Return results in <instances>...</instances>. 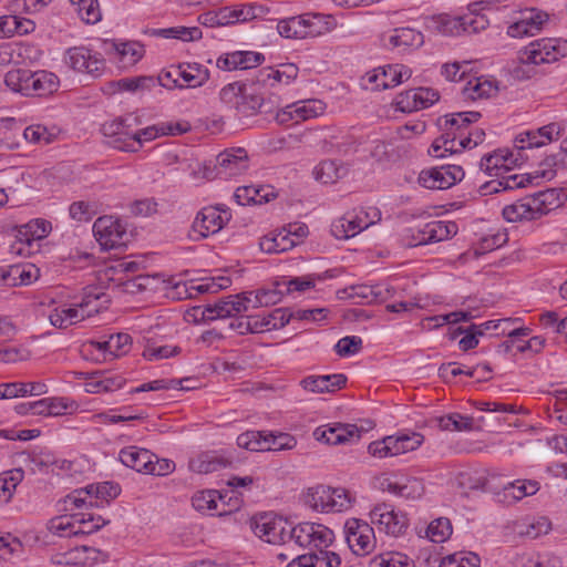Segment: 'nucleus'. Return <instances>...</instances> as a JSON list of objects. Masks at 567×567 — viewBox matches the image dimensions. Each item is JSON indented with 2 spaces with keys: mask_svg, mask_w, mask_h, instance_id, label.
<instances>
[{
  "mask_svg": "<svg viewBox=\"0 0 567 567\" xmlns=\"http://www.w3.org/2000/svg\"><path fill=\"white\" fill-rule=\"evenodd\" d=\"M333 540L334 534L327 526L305 522L291 528L286 545L293 544L300 548H316L317 551L311 553L315 567H339L341 565L340 556L334 551L327 550Z\"/></svg>",
  "mask_w": 567,
  "mask_h": 567,
  "instance_id": "f257e3e1",
  "label": "nucleus"
},
{
  "mask_svg": "<svg viewBox=\"0 0 567 567\" xmlns=\"http://www.w3.org/2000/svg\"><path fill=\"white\" fill-rule=\"evenodd\" d=\"M567 54V41L545 38L530 42L518 51L517 62L512 70V75L517 80L530 79L534 74V65L553 63Z\"/></svg>",
  "mask_w": 567,
  "mask_h": 567,
  "instance_id": "f03ea898",
  "label": "nucleus"
},
{
  "mask_svg": "<svg viewBox=\"0 0 567 567\" xmlns=\"http://www.w3.org/2000/svg\"><path fill=\"white\" fill-rule=\"evenodd\" d=\"M480 112H460L444 116L441 124L444 133L432 143L429 154L436 158H443L446 154H454L462 151L458 141L463 138V131L472 123L480 120Z\"/></svg>",
  "mask_w": 567,
  "mask_h": 567,
  "instance_id": "7ed1b4c3",
  "label": "nucleus"
},
{
  "mask_svg": "<svg viewBox=\"0 0 567 567\" xmlns=\"http://www.w3.org/2000/svg\"><path fill=\"white\" fill-rule=\"evenodd\" d=\"M300 502L319 513L342 512L350 506V497L346 489L324 484L305 488L300 494Z\"/></svg>",
  "mask_w": 567,
  "mask_h": 567,
  "instance_id": "20e7f679",
  "label": "nucleus"
},
{
  "mask_svg": "<svg viewBox=\"0 0 567 567\" xmlns=\"http://www.w3.org/2000/svg\"><path fill=\"white\" fill-rule=\"evenodd\" d=\"M220 101L240 117L255 115L264 105V99L251 86L240 82L229 83L219 93Z\"/></svg>",
  "mask_w": 567,
  "mask_h": 567,
  "instance_id": "39448f33",
  "label": "nucleus"
},
{
  "mask_svg": "<svg viewBox=\"0 0 567 567\" xmlns=\"http://www.w3.org/2000/svg\"><path fill=\"white\" fill-rule=\"evenodd\" d=\"M555 166V156L546 157L545 161L540 164L539 169L528 174H513L503 176L499 181L485 183L482 186V189L485 190V194H492L498 193L501 189L506 190L526 187L527 185L534 184V181L539 178L550 181L556 175Z\"/></svg>",
  "mask_w": 567,
  "mask_h": 567,
  "instance_id": "423d86ee",
  "label": "nucleus"
},
{
  "mask_svg": "<svg viewBox=\"0 0 567 567\" xmlns=\"http://www.w3.org/2000/svg\"><path fill=\"white\" fill-rule=\"evenodd\" d=\"M412 75L410 68L403 64H389L367 72L361 79V86L365 90L381 91L394 87Z\"/></svg>",
  "mask_w": 567,
  "mask_h": 567,
  "instance_id": "0eeeda50",
  "label": "nucleus"
},
{
  "mask_svg": "<svg viewBox=\"0 0 567 567\" xmlns=\"http://www.w3.org/2000/svg\"><path fill=\"white\" fill-rule=\"evenodd\" d=\"M252 291L243 292L236 296H228L219 299L214 305L205 307H195L196 312H200L204 321H210L221 318L235 317L241 312L250 310Z\"/></svg>",
  "mask_w": 567,
  "mask_h": 567,
  "instance_id": "6e6552de",
  "label": "nucleus"
},
{
  "mask_svg": "<svg viewBox=\"0 0 567 567\" xmlns=\"http://www.w3.org/2000/svg\"><path fill=\"white\" fill-rule=\"evenodd\" d=\"M97 300L99 296L92 297L91 295H85L82 301L73 307L55 308L49 316L50 322L52 326L60 329H65L69 326L78 323L91 317L93 313L99 312L96 305L92 307V303H95Z\"/></svg>",
  "mask_w": 567,
  "mask_h": 567,
  "instance_id": "1a4fd4ad",
  "label": "nucleus"
},
{
  "mask_svg": "<svg viewBox=\"0 0 567 567\" xmlns=\"http://www.w3.org/2000/svg\"><path fill=\"white\" fill-rule=\"evenodd\" d=\"M230 219L229 209L223 205L207 206L197 213L192 229L199 238H207L221 230Z\"/></svg>",
  "mask_w": 567,
  "mask_h": 567,
  "instance_id": "9d476101",
  "label": "nucleus"
},
{
  "mask_svg": "<svg viewBox=\"0 0 567 567\" xmlns=\"http://www.w3.org/2000/svg\"><path fill=\"white\" fill-rule=\"evenodd\" d=\"M344 537L349 548L358 556H365L374 548L373 528L358 518H350L344 524Z\"/></svg>",
  "mask_w": 567,
  "mask_h": 567,
  "instance_id": "9b49d317",
  "label": "nucleus"
},
{
  "mask_svg": "<svg viewBox=\"0 0 567 567\" xmlns=\"http://www.w3.org/2000/svg\"><path fill=\"white\" fill-rule=\"evenodd\" d=\"M93 234L105 250L124 246L127 236L122 223L112 216L99 217L93 224Z\"/></svg>",
  "mask_w": 567,
  "mask_h": 567,
  "instance_id": "f8f14e48",
  "label": "nucleus"
},
{
  "mask_svg": "<svg viewBox=\"0 0 567 567\" xmlns=\"http://www.w3.org/2000/svg\"><path fill=\"white\" fill-rule=\"evenodd\" d=\"M51 230V224L43 219H35L19 229L17 240L10 246L13 255L28 257L33 252L37 240L44 238Z\"/></svg>",
  "mask_w": 567,
  "mask_h": 567,
  "instance_id": "ddd939ff",
  "label": "nucleus"
},
{
  "mask_svg": "<svg viewBox=\"0 0 567 567\" xmlns=\"http://www.w3.org/2000/svg\"><path fill=\"white\" fill-rule=\"evenodd\" d=\"M464 171L458 165H442L424 169L419 175V183L429 189H446L462 181Z\"/></svg>",
  "mask_w": 567,
  "mask_h": 567,
  "instance_id": "4468645a",
  "label": "nucleus"
},
{
  "mask_svg": "<svg viewBox=\"0 0 567 567\" xmlns=\"http://www.w3.org/2000/svg\"><path fill=\"white\" fill-rule=\"evenodd\" d=\"M369 217L370 214L367 212H360V214L355 215L347 214L332 223L331 234L337 239H349L373 225L374 218L380 219V212L373 209L371 219Z\"/></svg>",
  "mask_w": 567,
  "mask_h": 567,
  "instance_id": "2eb2a0df",
  "label": "nucleus"
},
{
  "mask_svg": "<svg viewBox=\"0 0 567 567\" xmlns=\"http://www.w3.org/2000/svg\"><path fill=\"white\" fill-rule=\"evenodd\" d=\"M66 63L75 71L94 76L100 75L105 69V61L100 53L85 47H75L66 51Z\"/></svg>",
  "mask_w": 567,
  "mask_h": 567,
  "instance_id": "dca6fc26",
  "label": "nucleus"
},
{
  "mask_svg": "<svg viewBox=\"0 0 567 567\" xmlns=\"http://www.w3.org/2000/svg\"><path fill=\"white\" fill-rule=\"evenodd\" d=\"M367 431L363 426L350 423H334L333 425L319 426L315 430L313 436L317 441L330 445L344 444L359 440L361 433Z\"/></svg>",
  "mask_w": 567,
  "mask_h": 567,
  "instance_id": "f3484780",
  "label": "nucleus"
},
{
  "mask_svg": "<svg viewBox=\"0 0 567 567\" xmlns=\"http://www.w3.org/2000/svg\"><path fill=\"white\" fill-rule=\"evenodd\" d=\"M370 518L378 528L388 535L399 536L408 527V518L404 514L394 512L388 504L377 505L370 513Z\"/></svg>",
  "mask_w": 567,
  "mask_h": 567,
  "instance_id": "a211bd4d",
  "label": "nucleus"
},
{
  "mask_svg": "<svg viewBox=\"0 0 567 567\" xmlns=\"http://www.w3.org/2000/svg\"><path fill=\"white\" fill-rule=\"evenodd\" d=\"M282 433L275 434L271 431H247L237 437L239 447L262 452V451H281L284 442H281Z\"/></svg>",
  "mask_w": 567,
  "mask_h": 567,
  "instance_id": "6ab92c4d",
  "label": "nucleus"
},
{
  "mask_svg": "<svg viewBox=\"0 0 567 567\" xmlns=\"http://www.w3.org/2000/svg\"><path fill=\"white\" fill-rule=\"evenodd\" d=\"M439 93L433 89L417 87L398 94L395 105L396 109L403 113H412L430 107L439 101Z\"/></svg>",
  "mask_w": 567,
  "mask_h": 567,
  "instance_id": "aec40b11",
  "label": "nucleus"
},
{
  "mask_svg": "<svg viewBox=\"0 0 567 567\" xmlns=\"http://www.w3.org/2000/svg\"><path fill=\"white\" fill-rule=\"evenodd\" d=\"M229 327L233 330L238 331L240 334L246 332L258 333L270 331L272 329H280L284 327V310L281 308H277L269 312L267 317H264L261 321L250 317L236 318L229 323Z\"/></svg>",
  "mask_w": 567,
  "mask_h": 567,
  "instance_id": "412c9836",
  "label": "nucleus"
},
{
  "mask_svg": "<svg viewBox=\"0 0 567 567\" xmlns=\"http://www.w3.org/2000/svg\"><path fill=\"white\" fill-rule=\"evenodd\" d=\"M455 221L434 220L425 224L413 235L414 243L411 246H421L446 240L457 234Z\"/></svg>",
  "mask_w": 567,
  "mask_h": 567,
  "instance_id": "4be33fe9",
  "label": "nucleus"
},
{
  "mask_svg": "<svg viewBox=\"0 0 567 567\" xmlns=\"http://www.w3.org/2000/svg\"><path fill=\"white\" fill-rule=\"evenodd\" d=\"M82 351H99L109 354H128L133 350V339L128 333L118 332L110 334L103 340H91L85 342Z\"/></svg>",
  "mask_w": 567,
  "mask_h": 567,
  "instance_id": "5701e85b",
  "label": "nucleus"
},
{
  "mask_svg": "<svg viewBox=\"0 0 567 567\" xmlns=\"http://www.w3.org/2000/svg\"><path fill=\"white\" fill-rule=\"evenodd\" d=\"M104 51L112 59L121 64L122 68H128L137 63L143 54L144 48L138 42L116 43L114 41H104Z\"/></svg>",
  "mask_w": 567,
  "mask_h": 567,
  "instance_id": "b1692460",
  "label": "nucleus"
},
{
  "mask_svg": "<svg viewBox=\"0 0 567 567\" xmlns=\"http://www.w3.org/2000/svg\"><path fill=\"white\" fill-rule=\"evenodd\" d=\"M251 529L259 538L269 544H280L284 537V526L276 522L272 513H261L252 517Z\"/></svg>",
  "mask_w": 567,
  "mask_h": 567,
  "instance_id": "393cba45",
  "label": "nucleus"
},
{
  "mask_svg": "<svg viewBox=\"0 0 567 567\" xmlns=\"http://www.w3.org/2000/svg\"><path fill=\"white\" fill-rule=\"evenodd\" d=\"M40 270L33 264L11 265L0 269V279L8 287L28 286L39 278Z\"/></svg>",
  "mask_w": 567,
  "mask_h": 567,
  "instance_id": "a878e982",
  "label": "nucleus"
},
{
  "mask_svg": "<svg viewBox=\"0 0 567 567\" xmlns=\"http://www.w3.org/2000/svg\"><path fill=\"white\" fill-rule=\"evenodd\" d=\"M265 60L264 55L254 51H234L217 59V66L225 71L247 70L256 68Z\"/></svg>",
  "mask_w": 567,
  "mask_h": 567,
  "instance_id": "bb28decb",
  "label": "nucleus"
},
{
  "mask_svg": "<svg viewBox=\"0 0 567 567\" xmlns=\"http://www.w3.org/2000/svg\"><path fill=\"white\" fill-rule=\"evenodd\" d=\"M518 162L519 158L515 156L514 151L497 150L482 157L480 168L491 176H499L501 171L507 172L513 166L517 165Z\"/></svg>",
  "mask_w": 567,
  "mask_h": 567,
  "instance_id": "cd10ccee",
  "label": "nucleus"
},
{
  "mask_svg": "<svg viewBox=\"0 0 567 567\" xmlns=\"http://www.w3.org/2000/svg\"><path fill=\"white\" fill-rule=\"evenodd\" d=\"M350 298L358 303L384 302L393 297L394 289L383 285H358L350 288Z\"/></svg>",
  "mask_w": 567,
  "mask_h": 567,
  "instance_id": "c85d7f7f",
  "label": "nucleus"
},
{
  "mask_svg": "<svg viewBox=\"0 0 567 567\" xmlns=\"http://www.w3.org/2000/svg\"><path fill=\"white\" fill-rule=\"evenodd\" d=\"M347 377L343 374L310 375L300 381L302 389L313 392H334L346 385Z\"/></svg>",
  "mask_w": 567,
  "mask_h": 567,
  "instance_id": "c756f323",
  "label": "nucleus"
},
{
  "mask_svg": "<svg viewBox=\"0 0 567 567\" xmlns=\"http://www.w3.org/2000/svg\"><path fill=\"white\" fill-rule=\"evenodd\" d=\"M324 111V103L320 100L308 99L303 101H297L286 105V123L295 121L298 123L299 120L306 121L322 114Z\"/></svg>",
  "mask_w": 567,
  "mask_h": 567,
  "instance_id": "7c9ffc66",
  "label": "nucleus"
},
{
  "mask_svg": "<svg viewBox=\"0 0 567 567\" xmlns=\"http://www.w3.org/2000/svg\"><path fill=\"white\" fill-rule=\"evenodd\" d=\"M269 12V9L258 3H247L234 7H224L221 19L227 18L229 24L236 22H247L254 19L262 18Z\"/></svg>",
  "mask_w": 567,
  "mask_h": 567,
  "instance_id": "2f4dec72",
  "label": "nucleus"
},
{
  "mask_svg": "<svg viewBox=\"0 0 567 567\" xmlns=\"http://www.w3.org/2000/svg\"><path fill=\"white\" fill-rule=\"evenodd\" d=\"M217 165L227 175H238L248 168V155L244 148L225 151L217 156Z\"/></svg>",
  "mask_w": 567,
  "mask_h": 567,
  "instance_id": "473e14b6",
  "label": "nucleus"
},
{
  "mask_svg": "<svg viewBox=\"0 0 567 567\" xmlns=\"http://www.w3.org/2000/svg\"><path fill=\"white\" fill-rule=\"evenodd\" d=\"M153 458H156V455L148 450L137 449L136 446H128L120 452V461L136 472L147 473Z\"/></svg>",
  "mask_w": 567,
  "mask_h": 567,
  "instance_id": "72a5a7b5",
  "label": "nucleus"
},
{
  "mask_svg": "<svg viewBox=\"0 0 567 567\" xmlns=\"http://www.w3.org/2000/svg\"><path fill=\"white\" fill-rule=\"evenodd\" d=\"M539 489L538 482L516 480L507 483L502 491V501L513 503L523 499L526 496L534 495Z\"/></svg>",
  "mask_w": 567,
  "mask_h": 567,
  "instance_id": "f704fd0d",
  "label": "nucleus"
},
{
  "mask_svg": "<svg viewBox=\"0 0 567 567\" xmlns=\"http://www.w3.org/2000/svg\"><path fill=\"white\" fill-rule=\"evenodd\" d=\"M386 489L398 496L416 499L424 493V485L421 480L415 477H404L395 482H389Z\"/></svg>",
  "mask_w": 567,
  "mask_h": 567,
  "instance_id": "c9c22d12",
  "label": "nucleus"
},
{
  "mask_svg": "<svg viewBox=\"0 0 567 567\" xmlns=\"http://www.w3.org/2000/svg\"><path fill=\"white\" fill-rule=\"evenodd\" d=\"M59 87L58 76L49 71L32 72L30 95L43 96L52 94Z\"/></svg>",
  "mask_w": 567,
  "mask_h": 567,
  "instance_id": "e433bc0d",
  "label": "nucleus"
},
{
  "mask_svg": "<svg viewBox=\"0 0 567 567\" xmlns=\"http://www.w3.org/2000/svg\"><path fill=\"white\" fill-rule=\"evenodd\" d=\"M423 43L424 37L422 32L412 28H396L389 37V44L392 48H420Z\"/></svg>",
  "mask_w": 567,
  "mask_h": 567,
  "instance_id": "4c0bfd02",
  "label": "nucleus"
},
{
  "mask_svg": "<svg viewBox=\"0 0 567 567\" xmlns=\"http://www.w3.org/2000/svg\"><path fill=\"white\" fill-rule=\"evenodd\" d=\"M181 82L184 87H198L209 80V71L198 63L179 64Z\"/></svg>",
  "mask_w": 567,
  "mask_h": 567,
  "instance_id": "58836bf2",
  "label": "nucleus"
},
{
  "mask_svg": "<svg viewBox=\"0 0 567 567\" xmlns=\"http://www.w3.org/2000/svg\"><path fill=\"white\" fill-rule=\"evenodd\" d=\"M424 441V436L417 432L399 433L388 436V443L393 447V455H400L419 449Z\"/></svg>",
  "mask_w": 567,
  "mask_h": 567,
  "instance_id": "ea45409f",
  "label": "nucleus"
},
{
  "mask_svg": "<svg viewBox=\"0 0 567 567\" xmlns=\"http://www.w3.org/2000/svg\"><path fill=\"white\" fill-rule=\"evenodd\" d=\"M497 90L498 89L493 81L477 78L466 83L462 90V94L465 100L475 101L478 99L491 97L496 94Z\"/></svg>",
  "mask_w": 567,
  "mask_h": 567,
  "instance_id": "a19ab883",
  "label": "nucleus"
},
{
  "mask_svg": "<svg viewBox=\"0 0 567 567\" xmlns=\"http://www.w3.org/2000/svg\"><path fill=\"white\" fill-rule=\"evenodd\" d=\"M220 503L225 505L224 496L215 489L200 491L192 497L193 507L200 513H210L218 509Z\"/></svg>",
  "mask_w": 567,
  "mask_h": 567,
  "instance_id": "79ce46f5",
  "label": "nucleus"
},
{
  "mask_svg": "<svg viewBox=\"0 0 567 567\" xmlns=\"http://www.w3.org/2000/svg\"><path fill=\"white\" fill-rule=\"evenodd\" d=\"M120 493V486L110 482L86 486V494L90 496V506H100L99 501L109 504L110 501L116 498Z\"/></svg>",
  "mask_w": 567,
  "mask_h": 567,
  "instance_id": "37998d69",
  "label": "nucleus"
},
{
  "mask_svg": "<svg viewBox=\"0 0 567 567\" xmlns=\"http://www.w3.org/2000/svg\"><path fill=\"white\" fill-rule=\"evenodd\" d=\"M346 174L347 168L331 159L322 161L313 168L316 181L322 184H333Z\"/></svg>",
  "mask_w": 567,
  "mask_h": 567,
  "instance_id": "c03bdc74",
  "label": "nucleus"
},
{
  "mask_svg": "<svg viewBox=\"0 0 567 567\" xmlns=\"http://www.w3.org/2000/svg\"><path fill=\"white\" fill-rule=\"evenodd\" d=\"M196 380L192 378L185 379H173V380H155L152 382H147L142 384L138 388L132 390V392H145V391H158V390H167V389H179V390H193L196 389Z\"/></svg>",
  "mask_w": 567,
  "mask_h": 567,
  "instance_id": "a18cd8bd",
  "label": "nucleus"
},
{
  "mask_svg": "<svg viewBox=\"0 0 567 567\" xmlns=\"http://www.w3.org/2000/svg\"><path fill=\"white\" fill-rule=\"evenodd\" d=\"M32 72L24 69H14L7 72L4 76L6 85L22 95H30Z\"/></svg>",
  "mask_w": 567,
  "mask_h": 567,
  "instance_id": "49530a36",
  "label": "nucleus"
},
{
  "mask_svg": "<svg viewBox=\"0 0 567 567\" xmlns=\"http://www.w3.org/2000/svg\"><path fill=\"white\" fill-rule=\"evenodd\" d=\"M24 472L22 468H13L0 474V504L8 503L13 493L23 480Z\"/></svg>",
  "mask_w": 567,
  "mask_h": 567,
  "instance_id": "de8ad7c7",
  "label": "nucleus"
},
{
  "mask_svg": "<svg viewBox=\"0 0 567 567\" xmlns=\"http://www.w3.org/2000/svg\"><path fill=\"white\" fill-rule=\"evenodd\" d=\"M309 38H317L331 32L337 27V21L331 14L307 13Z\"/></svg>",
  "mask_w": 567,
  "mask_h": 567,
  "instance_id": "09e8293b",
  "label": "nucleus"
},
{
  "mask_svg": "<svg viewBox=\"0 0 567 567\" xmlns=\"http://www.w3.org/2000/svg\"><path fill=\"white\" fill-rule=\"evenodd\" d=\"M75 514L58 516L50 519L48 523V529L53 535H58L61 537L76 536L79 535V532H83L82 529L75 528Z\"/></svg>",
  "mask_w": 567,
  "mask_h": 567,
  "instance_id": "8fccbe9b",
  "label": "nucleus"
},
{
  "mask_svg": "<svg viewBox=\"0 0 567 567\" xmlns=\"http://www.w3.org/2000/svg\"><path fill=\"white\" fill-rule=\"evenodd\" d=\"M23 137L29 143L44 146L53 143L58 137V133L54 128H48L44 125L34 124L24 128Z\"/></svg>",
  "mask_w": 567,
  "mask_h": 567,
  "instance_id": "3c124183",
  "label": "nucleus"
},
{
  "mask_svg": "<svg viewBox=\"0 0 567 567\" xmlns=\"http://www.w3.org/2000/svg\"><path fill=\"white\" fill-rule=\"evenodd\" d=\"M280 282L276 280L272 282L271 288H262L257 292H252L251 301L249 302L250 309L258 307H267L276 305L282 299V292L279 290Z\"/></svg>",
  "mask_w": 567,
  "mask_h": 567,
  "instance_id": "603ef678",
  "label": "nucleus"
},
{
  "mask_svg": "<svg viewBox=\"0 0 567 567\" xmlns=\"http://www.w3.org/2000/svg\"><path fill=\"white\" fill-rule=\"evenodd\" d=\"M280 282L276 280L272 282L271 288H262L257 292H252L251 301L249 302L250 309L258 307H267L276 305L282 299V292L279 290Z\"/></svg>",
  "mask_w": 567,
  "mask_h": 567,
  "instance_id": "864d4df0",
  "label": "nucleus"
},
{
  "mask_svg": "<svg viewBox=\"0 0 567 567\" xmlns=\"http://www.w3.org/2000/svg\"><path fill=\"white\" fill-rule=\"evenodd\" d=\"M370 567H415V565L405 554L386 551L373 557Z\"/></svg>",
  "mask_w": 567,
  "mask_h": 567,
  "instance_id": "5fc2aeb1",
  "label": "nucleus"
},
{
  "mask_svg": "<svg viewBox=\"0 0 567 567\" xmlns=\"http://www.w3.org/2000/svg\"><path fill=\"white\" fill-rule=\"evenodd\" d=\"M8 386L7 396H10V399L24 398L28 394L42 395L48 392L47 384L42 382H11L8 383Z\"/></svg>",
  "mask_w": 567,
  "mask_h": 567,
  "instance_id": "6e6d98bb",
  "label": "nucleus"
},
{
  "mask_svg": "<svg viewBox=\"0 0 567 567\" xmlns=\"http://www.w3.org/2000/svg\"><path fill=\"white\" fill-rule=\"evenodd\" d=\"M76 7V11L82 21L87 24L97 23L102 13L97 0H70Z\"/></svg>",
  "mask_w": 567,
  "mask_h": 567,
  "instance_id": "4d7b16f0",
  "label": "nucleus"
},
{
  "mask_svg": "<svg viewBox=\"0 0 567 567\" xmlns=\"http://www.w3.org/2000/svg\"><path fill=\"white\" fill-rule=\"evenodd\" d=\"M308 19L307 13L286 18V39L309 38Z\"/></svg>",
  "mask_w": 567,
  "mask_h": 567,
  "instance_id": "13d9d810",
  "label": "nucleus"
},
{
  "mask_svg": "<svg viewBox=\"0 0 567 567\" xmlns=\"http://www.w3.org/2000/svg\"><path fill=\"white\" fill-rule=\"evenodd\" d=\"M529 328H517L508 333V338L504 341L503 347L506 352H513L515 354L527 351V340L524 338L530 334Z\"/></svg>",
  "mask_w": 567,
  "mask_h": 567,
  "instance_id": "bf43d9fd",
  "label": "nucleus"
},
{
  "mask_svg": "<svg viewBox=\"0 0 567 567\" xmlns=\"http://www.w3.org/2000/svg\"><path fill=\"white\" fill-rule=\"evenodd\" d=\"M437 424L444 431H470L473 429V419L452 413L437 419Z\"/></svg>",
  "mask_w": 567,
  "mask_h": 567,
  "instance_id": "052dcab7",
  "label": "nucleus"
},
{
  "mask_svg": "<svg viewBox=\"0 0 567 567\" xmlns=\"http://www.w3.org/2000/svg\"><path fill=\"white\" fill-rule=\"evenodd\" d=\"M452 534V525L449 518L440 517L430 523L426 535L433 543H443Z\"/></svg>",
  "mask_w": 567,
  "mask_h": 567,
  "instance_id": "680f3d73",
  "label": "nucleus"
},
{
  "mask_svg": "<svg viewBox=\"0 0 567 567\" xmlns=\"http://www.w3.org/2000/svg\"><path fill=\"white\" fill-rule=\"evenodd\" d=\"M481 559L474 553H454L442 559L440 567H480Z\"/></svg>",
  "mask_w": 567,
  "mask_h": 567,
  "instance_id": "e2e57ef3",
  "label": "nucleus"
},
{
  "mask_svg": "<svg viewBox=\"0 0 567 567\" xmlns=\"http://www.w3.org/2000/svg\"><path fill=\"white\" fill-rule=\"evenodd\" d=\"M309 235V228L305 223L296 221L286 225V251L305 241Z\"/></svg>",
  "mask_w": 567,
  "mask_h": 567,
  "instance_id": "0e129e2a",
  "label": "nucleus"
},
{
  "mask_svg": "<svg viewBox=\"0 0 567 567\" xmlns=\"http://www.w3.org/2000/svg\"><path fill=\"white\" fill-rule=\"evenodd\" d=\"M225 464L215 456L208 454H202L196 458L189 461L188 467L195 473H212L219 470Z\"/></svg>",
  "mask_w": 567,
  "mask_h": 567,
  "instance_id": "69168bd1",
  "label": "nucleus"
},
{
  "mask_svg": "<svg viewBox=\"0 0 567 567\" xmlns=\"http://www.w3.org/2000/svg\"><path fill=\"white\" fill-rule=\"evenodd\" d=\"M106 143L123 152H137L140 150V142L137 137H135V132H131L130 127L121 132L115 138L107 140Z\"/></svg>",
  "mask_w": 567,
  "mask_h": 567,
  "instance_id": "338daca9",
  "label": "nucleus"
},
{
  "mask_svg": "<svg viewBox=\"0 0 567 567\" xmlns=\"http://www.w3.org/2000/svg\"><path fill=\"white\" fill-rule=\"evenodd\" d=\"M434 22L436 29L445 35H458L464 31L463 17L440 16Z\"/></svg>",
  "mask_w": 567,
  "mask_h": 567,
  "instance_id": "774afa93",
  "label": "nucleus"
}]
</instances>
